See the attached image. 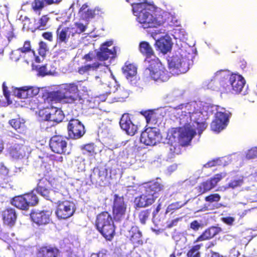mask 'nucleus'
Masks as SVG:
<instances>
[{
  "label": "nucleus",
  "mask_w": 257,
  "mask_h": 257,
  "mask_svg": "<svg viewBox=\"0 0 257 257\" xmlns=\"http://www.w3.org/2000/svg\"><path fill=\"white\" fill-rule=\"evenodd\" d=\"M226 176V173L222 172L219 174H216L213 178H211L210 180H207L206 181L203 182L199 186L198 190L199 193L203 194L206 191L210 190L217 185L218 182H219Z\"/></svg>",
  "instance_id": "6ab92c4d"
},
{
  "label": "nucleus",
  "mask_w": 257,
  "mask_h": 257,
  "mask_svg": "<svg viewBox=\"0 0 257 257\" xmlns=\"http://www.w3.org/2000/svg\"><path fill=\"white\" fill-rule=\"evenodd\" d=\"M108 130L107 128H105V130L104 132H103V128H99L98 131V134L102 137H106L107 134H108Z\"/></svg>",
  "instance_id": "0e129e2a"
},
{
  "label": "nucleus",
  "mask_w": 257,
  "mask_h": 257,
  "mask_svg": "<svg viewBox=\"0 0 257 257\" xmlns=\"http://www.w3.org/2000/svg\"><path fill=\"white\" fill-rule=\"evenodd\" d=\"M108 170L105 167L94 168L90 176L91 182L93 184L103 186L107 182Z\"/></svg>",
  "instance_id": "2eb2a0df"
},
{
  "label": "nucleus",
  "mask_w": 257,
  "mask_h": 257,
  "mask_svg": "<svg viewBox=\"0 0 257 257\" xmlns=\"http://www.w3.org/2000/svg\"><path fill=\"white\" fill-rule=\"evenodd\" d=\"M189 227L194 231H197L201 227V224L197 220H194L190 223Z\"/></svg>",
  "instance_id": "bf43d9fd"
},
{
  "label": "nucleus",
  "mask_w": 257,
  "mask_h": 257,
  "mask_svg": "<svg viewBox=\"0 0 257 257\" xmlns=\"http://www.w3.org/2000/svg\"><path fill=\"white\" fill-rule=\"evenodd\" d=\"M46 109L41 110L39 112V116L42 121L41 126L42 128L46 129L61 122L64 117L63 111L59 108L53 105L55 101L46 103L43 97Z\"/></svg>",
  "instance_id": "423d86ee"
},
{
  "label": "nucleus",
  "mask_w": 257,
  "mask_h": 257,
  "mask_svg": "<svg viewBox=\"0 0 257 257\" xmlns=\"http://www.w3.org/2000/svg\"><path fill=\"white\" fill-rule=\"evenodd\" d=\"M12 204L22 210H27L29 208V204L27 202L25 194L15 197L12 201Z\"/></svg>",
  "instance_id": "473e14b6"
},
{
  "label": "nucleus",
  "mask_w": 257,
  "mask_h": 257,
  "mask_svg": "<svg viewBox=\"0 0 257 257\" xmlns=\"http://www.w3.org/2000/svg\"><path fill=\"white\" fill-rule=\"evenodd\" d=\"M31 151L27 146L16 144L10 151L11 156L16 159H21L28 156Z\"/></svg>",
  "instance_id": "412c9836"
},
{
  "label": "nucleus",
  "mask_w": 257,
  "mask_h": 257,
  "mask_svg": "<svg viewBox=\"0 0 257 257\" xmlns=\"http://www.w3.org/2000/svg\"><path fill=\"white\" fill-rule=\"evenodd\" d=\"M83 155L88 156H94L96 154L95 146L94 144H88L81 147Z\"/></svg>",
  "instance_id": "ea45409f"
},
{
  "label": "nucleus",
  "mask_w": 257,
  "mask_h": 257,
  "mask_svg": "<svg viewBox=\"0 0 257 257\" xmlns=\"http://www.w3.org/2000/svg\"><path fill=\"white\" fill-rule=\"evenodd\" d=\"M16 214L14 209L8 208L3 212L4 223L8 225H13L16 220Z\"/></svg>",
  "instance_id": "2f4dec72"
},
{
  "label": "nucleus",
  "mask_w": 257,
  "mask_h": 257,
  "mask_svg": "<svg viewBox=\"0 0 257 257\" xmlns=\"http://www.w3.org/2000/svg\"><path fill=\"white\" fill-rule=\"evenodd\" d=\"M39 47L38 52L40 56L42 57L45 56L47 52L48 51V48L46 43L44 42H40L39 43Z\"/></svg>",
  "instance_id": "09e8293b"
},
{
  "label": "nucleus",
  "mask_w": 257,
  "mask_h": 257,
  "mask_svg": "<svg viewBox=\"0 0 257 257\" xmlns=\"http://www.w3.org/2000/svg\"><path fill=\"white\" fill-rule=\"evenodd\" d=\"M229 114V111L225 110V108H219L215 114V119L221 120V121H225V122L227 123Z\"/></svg>",
  "instance_id": "4c0bfd02"
},
{
  "label": "nucleus",
  "mask_w": 257,
  "mask_h": 257,
  "mask_svg": "<svg viewBox=\"0 0 257 257\" xmlns=\"http://www.w3.org/2000/svg\"><path fill=\"white\" fill-rule=\"evenodd\" d=\"M126 211V204L125 203L122 197L114 195L113 213L114 219L116 220H120L124 218Z\"/></svg>",
  "instance_id": "4468645a"
},
{
  "label": "nucleus",
  "mask_w": 257,
  "mask_h": 257,
  "mask_svg": "<svg viewBox=\"0 0 257 257\" xmlns=\"http://www.w3.org/2000/svg\"><path fill=\"white\" fill-rule=\"evenodd\" d=\"M141 52L146 56L145 63L149 64L153 61L157 60L158 58L154 54V51L150 45L147 42H142L140 44Z\"/></svg>",
  "instance_id": "b1692460"
},
{
  "label": "nucleus",
  "mask_w": 257,
  "mask_h": 257,
  "mask_svg": "<svg viewBox=\"0 0 257 257\" xmlns=\"http://www.w3.org/2000/svg\"><path fill=\"white\" fill-rule=\"evenodd\" d=\"M228 72L220 70L217 71L214 76V79L211 80L208 85V88L215 89L213 87L214 83L217 84L222 78L225 79V81L219 82L220 85L226 93H239L242 91V89L245 83V81L243 77L238 74H232L228 78Z\"/></svg>",
  "instance_id": "20e7f679"
},
{
  "label": "nucleus",
  "mask_w": 257,
  "mask_h": 257,
  "mask_svg": "<svg viewBox=\"0 0 257 257\" xmlns=\"http://www.w3.org/2000/svg\"><path fill=\"white\" fill-rule=\"evenodd\" d=\"M3 93L5 96V97L8 99L10 94L8 90V87L6 86V83L4 82L3 84Z\"/></svg>",
  "instance_id": "680f3d73"
},
{
  "label": "nucleus",
  "mask_w": 257,
  "mask_h": 257,
  "mask_svg": "<svg viewBox=\"0 0 257 257\" xmlns=\"http://www.w3.org/2000/svg\"><path fill=\"white\" fill-rule=\"evenodd\" d=\"M87 5H83L80 9L79 15L82 20H85V23H88L90 19L94 17L96 15H99L102 13V10L99 8H96L94 10L87 9Z\"/></svg>",
  "instance_id": "393cba45"
},
{
  "label": "nucleus",
  "mask_w": 257,
  "mask_h": 257,
  "mask_svg": "<svg viewBox=\"0 0 257 257\" xmlns=\"http://www.w3.org/2000/svg\"><path fill=\"white\" fill-rule=\"evenodd\" d=\"M78 87L79 85L74 82L61 84L59 90L44 95L45 101L48 103L51 101L75 103L81 100Z\"/></svg>",
  "instance_id": "7ed1b4c3"
},
{
  "label": "nucleus",
  "mask_w": 257,
  "mask_h": 257,
  "mask_svg": "<svg viewBox=\"0 0 257 257\" xmlns=\"http://www.w3.org/2000/svg\"><path fill=\"white\" fill-rule=\"evenodd\" d=\"M230 161L231 159L229 157H227L217 158L209 161L208 163L204 165V167L210 168L216 165L225 166L227 165Z\"/></svg>",
  "instance_id": "f704fd0d"
},
{
  "label": "nucleus",
  "mask_w": 257,
  "mask_h": 257,
  "mask_svg": "<svg viewBox=\"0 0 257 257\" xmlns=\"http://www.w3.org/2000/svg\"><path fill=\"white\" fill-rule=\"evenodd\" d=\"M112 42H107L103 44L99 51L96 52H89L88 54L84 56V59L87 62L96 61L99 60L100 61H105L109 58L111 59L114 57L116 50L114 47L109 49L108 47L112 45ZM101 66V63L98 62H94L92 64H87L84 66H82L78 69V72L80 74H83L91 70H96Z\"/></svg>",
  "instance_id": "39448f33"
},
{
  "label": "nucleus",
  "mask_w": 257,
  "mask_h": 257,
  "mask_svg": "<svg viewBox=\"0 0 257 257\" xmlns=\"http://www.w3.org/2000/svg\"><path fill=\"white\" fill-rule=\"evenodd\" d=\"M220 199V196L218 194H214L207 196L205 200L209 202H218Z\"/></svg>",
  "instance_id": "5fc2aeb1"
},
{
  "label": "nucleus",
  "mask_w": 257,
  "mask_h": 257,
  "mask_svg": "<svg viewBox=\"0 0 257 257\" xmlns=\"http://www.w3.org/2000/svg\"><path fill=\"white\" fill-rule=\"evenodd\" d=\"M160 134L157 128H149L142 133L140 141L147 146H154L160 141Z\"/></svg>",
  "instance_id": "ddd939ff"
},
{
  "label": "nucleus",
  "mask_w": 257,
  "mask_h": 257,
  "mask_svg": "<svg viewBox=\"0 0 257 257\" xmlns=\"http://www.w3.org/2000/svg\"><path fill=\"white\" fill-rule=\"evenodd\" d=\"M192 55L185 49H181L168 61L170 72L173 75L186 73L189 69Z\"/></svg>",
  "instance_id": "0eeeda50"
},
{
  "label": "nucleus",
  "mask_w": 257,
  "mask_h": 257,
  "mask_svg": "<svg viewBox=\"0 0 257 257\" xmlns=\"http://www.w3.org/2000/svg\"><path fill=\"white\" fill-rule=\"evenodd\" d=\"M106 252L107 251L105 250H102L97 254L98 257H108Z\"/></svg>",
  "instance_id": "774afa93"
},
{
  "label": "nucleus",
  "mask_w": 257,
  "mask_h": 257,
  "mask_svg": "<svg viewBox=\"0 0 257 257\" xmlns=\"http://www.w3.org/2000/svg\"><path fill=\"white\" fill-rule=\"evenodd\" d=\"M49 182L46 179L40 180L38 184L36 192L46 199L56 202L62 197V194L55 190H49Z\"/></svg>",
  "instance_id": "9b49d317"
},
{
  "label": "nucleus",
  "mask_w": 257,
  "mask_h": 257,
  "mask_svg": "<svg viewBox=\"0 0 257 257\" xmlns=\"http://www.w3.org/2000/svg\"><path fill=\"white\" fill-rule=\"evenodd\" d=\"M148 64V68L145 72L149 74L153 80L159 82H165L168 80L169 74L158 58L157 60L153 61Z\"/></svg>",
  "instance_id": "9d476101"
},
{
  "label": "nucleus",
  "mask_w": 257,
  "mask_h": 257,
  "mask_svg": "<svg viewBox=\"0 0 257 257\" xmlns=\"http://www.w3.org/2000/svg\"><path fill=\"white\" fill-rule=\"evenodd\" d=\"M243 159V155H233L231 157V160H237V161H239L240 163L242 161Z\"/></svg>",
  "instance_id": "338daca9"
},
{
  "label": "nucleus",
  "mask_w": 257,
  "mask_h": 257,
  "mask_svg": "<svg viewBox=\"0 0 257 257\" xmlns=\"http://www.w3.org/2000/svg\"><path fill=\"white\" fill-rule=\"evenodd\" d=\"M27 86H24L20 87H16L14 89V94L19 98L26 99L28 98Z\"/></svg>",
  "instance_id": "58836bf2"
},
{
  "label": "nucleus",
  "mask_w": 257,
  "mask_h": 257,
  "mask_svg": "<svg viewBox=\"0 0 257 257\" xmlns=\"http://www.w3.org/2000/svg\"><path fill=\"white\" fill-rule=\"evenodd\" d=\"M57 40L56 45H61V44H66L70 36L73 37L71 33L70 26H66L65 24H62L58 28L56 31Z\"/></svg>",
  "instance_id": "a211bd4d"
},
{
  "label": "nucleus",
  "mask_w": 257,
  "mask_h": 257,
  "mask_svg": "<svg viewBox=\"0 0 257 257\" xmlns=\"http://www.w3.org/2000/svg\"><path fill=\"white\" fill-rule=\"evenodd\" d=\"M243 184V179L242 178H237L231 180L230 182L228 183V184L226 186H222L221 187V190H225L229 188L234 189L237 187H239L241 186Z\"/></svg>",
  "instance_id": "79ce46f5"
},
{
  "label": "nucleus",
  "mask_w": 257,
  "mask_h": 257,
  "mask_svg": "<svg viewBox=\"0 0 257 257\" xmlns=\"http://www.w3.org/2000/svg\"><path fill=\"white\" fill-rule=\"evenodd\" d=\"M121 128L130 136H134L138 130V126L133 123L128 114L122 115L119 121Z\"/></svg>",
  "instance_id": "aec40b11"
},
{
  "label": "nucleus",
  "mask_w": 257,
  "mask_h": 257,
  "mask_svg": "<svg viewBox=\"0 0 257 257\" xmlns=\"http://www.w3.org/2000/svg\"><path fill=\"white\" fill-rule=\"evenodd\" d=\"M257 157V148H252L245 153V158L251 159Z\"/></svg>",
  "instance_id": "603ef678"
},
{
  "label": "nucleus",
  "mask_w": 257,
  "mask_h": 257,
  "mask_svg": "<svg viewBox=\"0 0 257 257\" xmlns=\"http://www.w3.org/2000/svg\"><path fill=\"white\" fill-rule=\"evenodd\" d=\"M43 36L45 39L48 40L50 41H52L53 36L51 32H45L43 33Z\"/></svg>",
  "instance_id": "e2e57ef3"
},
{
  "label": "nucleus",
  "mask_w": 257,
  "mask_h": 257,
  "mask_svg": "<svg viewBox=\"0 0 257 257\" xmlns=\"http://www.w3.org/2000/svg\"><path fill=\"white\" fill-rule=\"evenodd\" d=\"M221 230V228L217 227H212L207 229L197 238L194 242L209 239L217 234Z\"/></svg>",
  "instance_id": "c756f323"
},
{
  "label": "nucleus",
  "mask_w": 257,
  "mask_h": 257,
  "mask_svg": "<svg viewBox=\"0 0 257 257\" xmlns=\"http://www.w3.org/2000/svg\"><path fill=\"white\" fill-rule=\"evenodd\" d=\"M96 226L98 230L107 240H111L114 233L113 221L111 215L103 212L97 215Z\"/></svg>",
  "instance_id": "1a4fd4ad"
},
{
  "label": "nucleus",
  "mask_w": 257,
  "mask_h": 257,
  "mask_svg": "<svg viewBox=\"0 0 257 257\" xmlns=\"http://www.w3.org/2000/svg\"><path fill=\"white\" fill-rule=\"evenodd\" d=\"M58 250L56 248L42 247L38 252L39 257H57Z\"/></svg>",
  "instance_id": "c9c22d12"
},
{
  "label": "nucleus",
  "mask_w": 257,
  "mask_h": 257,
  "mask_svg": "<svg viewBox=\"0 0 257 257\" xmlns=\"http://www.w3.org/2000/svg\"><path fill=\"white\" fill-rule=\"evenodd\" d=\"M227 125V123L225 121H221V120L215 119L211 123V127L213 131L218 133L223 130Z\"/></svg>",
  "instance_id": "a19ab883"
},
{
  "label": "nucleus",
  "mask_w": 257,
  "mask_h": 257,
  "mask_svg": "<svg viewBox=\"0 0 257 257\" xmlns=\"http://www.w3.org/2000/svg\"><path fill=\"white\" fill-rule=\"evenodd\" d=\"M88 23H83L80 21L79 22H75L72 24L69 25L71 33L74 36L75 34H80L85 32Z\"/></svg>",
  "instance_id": "72a5a7b5"
},
{
  "label": "nucleus",
  "mask_w": 257,
  "mask_h": 257,
  "mask_svg": "<svg viewBox=\"0 0 257 257\" xmlns=\"http://www.w3.org/2000/svg\"><path fill=\"white\" fill-rule=\"evenodd\" d=\"M23 22L24 28H29L30 19L28 17H25L24 19L23 20Z\"/></svg>",
  "instance_id": "69168bd1"
},
{
  "label": "nucleus",
  "mask_w": 257,
  "mask_h": 257,
  "mask_svg": "<svg viewBox=\"0 0 257 257\" xmlns=\"http://www.w3.org/2000/svg\"><path fill=\"white\" fill-rule=\"evenodd\" d=\"M31 51L30 41H26L23 47L12 52L11 58L12 60L17 61L22 57L21 53H26Z\"/></svg>",
  "instance_id": "7c9ffc66"
},
{
  "label": "nucleus",
  "mask_w": 257,
  "mask_h": 257,
  "mask_svg": "<svg viewBox=\"0 0 257 257\" xmlns=\"http://www.w3.org/2000/svg\"><path fill=\"white\" fill-rule=\"evenodd\" d=\"M27 199V202L29 204V207L34 206L37 204L38 202V198L36 195L34 193V191L25 194Z\"/></svg>",
  "instance_id": "37998d69"
},
{
  "label": "nucleus",
  "mask_w": 257,
  "mask_h": 257,
  "mask_svg": "<svg viewBox=\"0 0 257 257\" xmlns=\"http://www.w3.org/2000/svg\"><path fill=\"white\" fill-rule=\"evenodd\" d=\"M201 245H196L194 246L187 253V257H200L199 249Z\"/></svg>",
  "instance_id": "49530a36"
},
{
  "label": "nucleus",
  "mask_w": 257,
  "mask_h": 257,
  "mask_svg": "<svg viewBox=\"0 0 257 257\" xmlns=\"http://www.w3.org/2000/svg\"><path fill=\"white\" fill-rule=\"evenodd\" d=\"M128 236L136 246L143 244V241L142 238V233L138 227H132L128 232Z\"/></svg>",
  "instance_id": "c85d7f7f"
},
{
  "label": "nucleus",
  "mask_w": 257,
  "mask_h": 257,
  "mask_svg": "<svg viewBox=\"0 0 257 257\" xmlns=\"http://www.w3.org/2000/svg\"><path fill=\"white\" fill-rule=\"evenodd\" d=\"M123 73L127 80L133 85L136 84L138 78L137 67L132 64H125L122 68Z\"/></svg>",
  "instance_id": "a878e982"
},
{
  "label": "nucleus",
  "mask_w": 257,
  "mask_h": 257,
  "mask_svg": "<svg viewBox=\"0 0 257 257\" xmlns=\"http://www.w3.org/2000/svg\"><path fill=\"white\" fill-rule=\"evenodd\" d=\"M208 106L202 102L181 104L174 108L172 114L180 124L179 128L170 130L167 136V144L173 154H179L181 147L189 144L197 130L200 135L206 128L205 122L208 117Z\"/></svg>",
  "instance_id": "f257e3e1"
},
{
  "label": "nucleus",
  "mask_w": 257,
  "mask_h": 257,
  "mask_svg": "<svg viewBox=\"0 0 257 257\" xmlns=\"http://www.w3.org/2000/svg\"><path fill=\"white\" fill-rule=\"evenodd\" d=\"M171 38L167 35L160 38L156 41V48L162 53L166 54L170 51L172 48Z\"/></svg>",
  "instance_id": "bb28decb"
},
{
  "label": "nucleus",
  "mask_w": 257,
  "mask_h": 257,
  "mask_svg": "<svg viewBox=\"0 0 257 257\" xmlns=\"http://www.w3.org/2000/svg\"><path fill=\"white\" fill-rule=\"evenodd\" d=\"M31 6L35 12H40L46 6V5L43 0H34Z\"/></svg>",
  "instance_id": "a18cd8bd"
},
{
  "label": "nucleus",
  "mask_w": 257,
  "mask_h": 257,
  "mask_svg": "<svg viewBox=\"0 0 257 257\" xmlns=\"http://www.w3.org/2000/svg\"><path fill=\"white\" fill-rule=\"evenodd\" d=\"M145 188V192L135 199V205L137 207H146L153 203L163 185L158 182H151L146 185Z\"/></svg>",
  "instance_id": "6e6552de"
},
{
  "label": "nucleus",
  "mask_w": 257,
  "mask_h": 257,
  "mask_svg": "<svg viewBox=\"0 0 257 257\" xmlns=\"http://www.w3.org/2000/svg\"><path fill=\"white\" fill-rule=\"evenodd\" d=\"M47 93L44 94L42 97L41 98V101H40L36 97H33L31 99L29 102V105L31 107V108L32 109H35L38 108L39 109V111L41 110H44L46 109V105L44 104V101L43 100V97Z\"/></svg>",
  "instance_id": "e433bc0d"
},
{
  "label": "nucleus",
  "mask_w": 257,
  "mask_h": 257,
  "mask_svg": "<svg viewBox=\"0 0 257 257\" xmlns=\"http://www.w3.org/2000/svg\"><path fill=\"white\" fill-rule=\"evenodd\" d=\"M69 137L74 139L80 138L85 134L84 126L78 119H71L68 125Z\"/></svg>",
  "instance_id": "dca6fc26"
},
{
  "label": "nucleus",
  "mask_w": 257,
  "mask_h": 257,
  "mask_svg": "<svg viewBox=\"0 0 257 257\" xmlns=\"http://www.w3.org/2000/svg\"><path fill=\"white\" fill-rule=\"evenodd\" d=\"M115 84L116 82H114L110 89L106 93L110 94L112 92L115 93V97H116V101H123L128 97L129 92L123 88L116 87Z\"/></svg>",
  "instance_id": "cd10ccee"
},
{
  "label": "nucleus",
  "mask_w": 257,
  "mask_h": 257,
  "mask_svg": "<svg viewBox=\"0 0 257 257\" xmlns=\"http://www.w3.org/2000/svg\"><path fill=\"white\" fill-rule=\"evenodd\" d=\"M57 207L55 212L60 219H66L73 215L75 212V205L69 201H60L57 200Z\"/></svg>",
  "instance_id": "f8f14e48"
},
{
  "label": "nucleus",
  "mask_w": 257,
  "mask_h": 257,
  "mask_svg": "<svg viewBox=\"0 0 257 257\" xmlns=\"http://www.w3.org/2000/svg\"><path fill=\"white\" fill-rule=\"evenodd\" d=\"M183 90L179 88L173 89L169 93V96L172 98H176L181 96L183 94Z\"/></svg>",
  "instance_id": "864d4df0"
},
{
  "label": "nucleus",
  "mask_w": 257,
  "mask_h": 257,
  "mask_svg": "<svg viewBox=\"0 0 257 257\" xmlns=\"http://www.w3.org/2000/svg\"><path fill=\"white\" fill-rule=\"evenodd\" d=\"M186 203V202L183 204H181V203L179 202L173 203L168 206L166 209V213H168L173 210L179 209L181 207H182L183 205H184Z\"/></svg>",
  "instance_id": "8fccbe9b"
},
{
  "label": "nucleus",
  "mask_w": 257,
  "mask_h": 257,
  "mask_svg": "<svg viewBox=\"0 0 257 257\" xmlns=\"http://www.w3.org/2000/svg\"><path fill=\"white\" fill-rule=\"evenodd\" d=\"M149 216V212L147 211H142L139 214V219L141 222L144 224Z\"/></svg>",
  "instance_id": "13d9d810"
},
{
  "label": "nucleus",
  "mask_w": 257,
  "mask_h": 257,
  "mask_svg": "<svg viewBox=\"0 0 257 257\" xmlns=\"http://www.w3.org/2000/svg\"><path fill=\"white\" fill-rule=\"evenodd\" d=\"M49 21V18L47 15L43 16L39 20L37 26V28L41 30L47 29L48 27V23Z\"/></svg>",
  "instance_id": "c03bdc74"
},
{
  "label": "nucleus",
  "mask_w": 257,
  "mask_h": 257,
  "mask_svg": "<svg viewBox=\"0 0 257 257\" xmlns=\"http://www.w3.org/2000/svg\"><path fill=\"white\" fill-rule=\"evenodd\" d=\"M38 73L40 75L45 76L46 75H53V73L47 70L46 66H43L39 67L38 69Z\"/></svg>",
  "instance_id": "6e6d98bb"
},
{
  "label": "nucleus",
  "mask_w": 257,
  "mask_h": 257,
  "mask_svg": "<svg viewBox=\"0 0 257 257\" xmlns=\"http://www.w3.org/2000/svg\"><path fill=\"white\" fill-rule=\"evenodd\" d=\"M110 64V62L107 63L104 62V64H101V66L99 67L100 68L101 73L96 75L94 77V82L97 85H104L110 89L113 84H107V78L108 77V74L106 73L107 71L109 70L108 66Z\"/></svg>",
  "instance_id": "4be33fe9"
},
{
  "label": "nucleus",
  "mask_w": 257,
  "mask_h": 257,
  "mask_svg": "<svg viewBox=\"0 0 257 257\" xmlns=\"http://www.w3.org/2000/svg\"><path fill=\"white\" fill-rule=\"evenodd\" d=\"M51 212L49 211H42L33 212L31 215L32 220L36 224L41 225L49 223Z\"/></svg>",
  "instance_id": "5701e85b"
},
{
  "label": "nucleus",
  "mask_w": 257,
  "mask_h": 257,
  "mask_svg": "<svg viewBox=\"0 0 257 257\" xmlns=\"http://www.w3.org/2000/svg\"><path fill=\"white\" fill-rule=\"evenodd\" d=\"M67 143L66 139L61 136L53 137L50 141V147L53 152L62 154L66 150Z\"/></svg>",
  "instance_id": "f3484780"
},
{
  "label": "nucleus",
  "mask_w": 257,
  "mask_h": 257,
  "mask_svg": "<svg viewBox=\"0 0 257 257\" xmlns=\"http://www.w3.org/2000/svg\"><path fill=\"white\" fill-rule=\"evenodd\" d=\"M10 124L15 130L20 128L24 122H22L20 119H13L9 121Z\"/></svg>",
  "instance_id": "3c124183"
},
{
  "label": "nucleus",
  "mask_w": 257,
  "mask_h": 257,
  "mask_svg": "<svg viewBox=\"0 0 257 257\" xmlns=\"http://www.w3.org/2000/svg\"><path fill=\"white\" fill-rule=\"evenodd\" d=\"M223 222L227 224L231 225L234 221V218L232 217H227L222 219Z\"/></svg>",
  "instance_id": "052dcab7"
},
{
  "label": "nucleus",
  "mask_w": 257,
  "mask_h": 257,
  "mask_svg": "<svg viewBox=\"0 0 257 257\" xmlns=\"http://www.w3.org/2000/svg\"><path fill=\"white\" fill-rule=\"evenodd\" d=\"M28 96L29 98H33L34 96L37 95L40 91V88L34 86H27Z\"/></svg>",
  "instance_id": "de8ad7c7"
},
{
  "label": "nucleus",
  "mask_w": 257,
  "mask_h": 257,
  "mask_svg": "<svg viewBox=\"0 0 257 257\" xmlns=\"http://www.w3.org/2000/svg\"><path fill=\"white\" fill-rule=\"evenodd\" d=\"M132 6L134 15L144 29L157 27L165 21L170 26L180 25V22L176 17L167 13H164V16L154 13V6L146 2L134 3Z\"/></svg>",
  "instance_id": "f03ea898"
},
{
  "label": "nucleus",
  "mask_w": 257,
  "mask_h": 257,
  "mask_svg": "<svg viewBox=\"0 0 257 257\" xmlns=\"http://www.w3.org/2000/svg\"><path fill=\"white\" fill-rule=\"evenodd\" d=\"M144 115L148 123L152 122L153 120H155V115L152 111L145 112Z\"/></svg>",
  "instance_id": "4d7b16f0"
}]
</instances>
